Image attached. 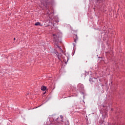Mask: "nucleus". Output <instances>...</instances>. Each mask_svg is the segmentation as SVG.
Segmentation results:
<instances>
[{"label": "nucleus", "mask_w": 125, "mask_h": 125, "mask_svg": "<svg viewBox=\"0 0 125 125\" xmlns=\"http://www.w3.org/2000/svg\"><path fill=\"white\" fill-rule=\"evenodd\" d=\"M41 89L42 90V91H44L46 89V87L45 86H42L41 87Z\"/></svg>", "instance_id": "3"}, {"label": "nucleus", "mask_w": 125, "mask_h": 125, "mask_svg": "<svg viewBox=\"0 0 125 125\" xmlns=\"http://www.w3.org/2000/svg\"><path fill=\"white\" fill-rule=\"evenodd\" d=\"M53 39L54 42H58L59 41V33L58 34H53L52 35Z\"/></svg>", "instance_id": "1"}, {"label": "nucleus", "mask_w": 125, "mask_h": 125, "mask_svg": "<svg viewBox=\"0 0 125 125\" xmlns=\"http://www.w3.org/2000/svg\"><path fill=\"white\" fill-rule=\"evenodd\" d=\"M58 59H60V58L59 57V55H58Z\"/></svg>", "instance_id": "5"}, {"label": "nucleus", "mask_w": 125, "mask_h": 125, "mask_svg": "<svg viewBox=\"0 0 125 125\" xmlns=\"http://www.w3.org/2000/svg\"><path fill=\"white\" fill-rule=\"evenodd\" d=\"M60 118H62V119L63 118L62 116H60Z\"/></svg>", "instance_id": "6"}, {"label": "nucleus", "mask_w": 125, "mask_h": 125, "mask_svg": "<svg viewBox=\"0 0 125 125\" xmlns=\"http://www.w3.org/2000/svg\"><path fill=\"white\" fill-rule=\"evenodd\" d=\"M74 42H76V40H74Z\"/></svg>", "instance_id": "8"}, {"label": "nucleus", "mask_w": 125, "mask_h": 125, "mask_svg": "<svg viewBox=\"0 0 125 125\" xmlns=\"http://www.w3.org/2000/svg\"><path fill=\"white\" fill-rule=\"evenodd\" d=\"M42 4H43V6L46 7L48 4V2L46 1H44L43 2H41Z\"/></svg>", "instance_id": "2"}, {"label": "nucleus", "mask_w": 125, "mask_h": 125, "mask_svg": "<svg viewBox=\"0 0 125 125\" xmlns=\"http://www.w3.org/2000/svg\"><path fill=\"white\" fill-rule=\"evenodd\" d=\"M14 41H15V38H14Z\"/></svg>", "instance_id": "7"}, {"label": "nucleus", "mask_w": 125, "mask_h": 125, "mask_svg": "<svg viewBox=\"0 0 125 125\" xmlns=\"http://www.w3.org/2000/svg\"><path fill=\"white\" fill-rule=\"evenodd\" d=\"M35 26H41V23L40 22H37L35 24Z\"/></svg>", "instance_id": "4"}]
</instances>
